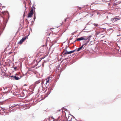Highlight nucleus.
I'll list each match as a JSON object with an SVG mask.
<instances>
[{
	"instance_id": "obj_18",
	"label": "nucleus",
	"mask_w": 121,
	"mask_h": 121,
	"mask_svg": "<svg viewBox=\"0 0 121 121\" xmlns=\"http://www.w3.org/2000/svg\"><path fill=\"white\" fill-rule=\"evenodd\" d=\"M11 53H12V52H9V53H9V54H10Z\"/></svg>"
},
{
	"instance_id": "obj_14",
	"label": "nucleus",
	"mask_w": 121,
	"mask_h": 121,
	"mask_svg": "<svg viewBox=\"0 0 121 121\" xmlns=\"http://www.w3.org/2000/svg\"><path fill=\"white\" fill-rule=\"evenodd\" d=\"M2 75H3V76H4L5 75V73L4 72H2Z\"/></svg>"
},
{
	"instance_id": "obj_6",
	"label": "nucleus",
	"mask_w": 121,
	"mask_h": 121,
	"mask_svg": "<svg viewBox=\"0 0 121 121\" xmlns=\"http://www.w3.org/2000/svg\"><path fill=\"white\" fill-rule=\"evenodd\" d=\"M1 14L2 15H4L6 14L7 13V14L8 15H9V13L7 11H4L3 12H1Z\"/></svg>"
},
{
	"instance_id": "obj_20",
	"label": "nucleus",
	"mask_w": 121,
	"mask_h": 121,
	"mask_svg": "<svg viewBox=\"0 0 121 121\" xmlns=\"http://www.w3.org/2000/svg\"><path fill=\"white\" fill-rule=\"evenodd\" d=\"M11 77H13L14 78V77H13V76H11Z\"/></svg>"
},
{
	"instance_id": "obj_3",
	"label": "nucleus",
	"mask_w": 121,
	"mask_h": 121,
	"mask_svg": "<svg viewBox=\"0 0 121 121\" xmlns=\"http://www.w3.org/2000/svg\"><path fill=\"white\" fill-rule=\"evenodd\" d=\"M34 9H35V8L33 7L31 8V9L30 13H28V16L27 17V18L31 17H32L34 13Z\"/></svg>"
},
{
	"instance_id": "obj_13",
	"label": "nucleus",
	"mask_w": 121,
	"mask_h": 121,
	"mask_svg": "<svg viewBox=\"0 0 121 121\" xmlns=\"http://www.w3.org/2000/svg\"><path fill=\"white\" fill-rule=\"evenodd\" d=\"M46 34L47 35L49 36L50 34V33H48V32H46Z\"/></svg>"
},
{
	"instance_id": "obj_19",
	"label": "nucleus",
	"mask_w": 121,
	"mask_h": 121,
	"mask_svg": "<svg viewBox=\"0 0 121 121\" xmlns=\"http://www.w3.org/2000/svg\"><path fill=\"white\" fill-rule=\"evenodd\" d=\"M51 118H52L53 119H54V118L53 117H51Z\"/></svg>"
},
{
	"instance_id": "obj_21",
	"label": "nucleus",
	"mask_w": 121,
	"mask_h": 121,
	"mask_svg": "<svg viewBox=\"0 0 121 121\" xmlns=\"http://www.w3.org/2000/svg\"><path fill=\"white\" fill-rule=\"evenodd\" d=\"M2 109H3V110H4L5 109L4 108H3Z\"/></svg>"
},
{
	"instance_id": "obj_7",
	"label": "nucleus",
	"mask_w": 121,
	"mask_h": 121,
	"mask_svg": "<svg viewBox=\"0 0 121 121\" xmlns=\"http://www.w3.org/2000/svg\"><path fill=\"white\" fill-rule=\"evenodd\" d=\"M46 81L45 83L46 85H47L48 86L49 84V83L50 82H49V81H48V80H47V79H46Z\"/></svg>"
},
{
	"instance_id": "obj_26",
	"label": "nucleus",
	"mask_w": 121,
	"mask_h": 121,
	"mask_svg": "<svg viewBox=\"0 0 121 121\" xmlns=\"http://www.w3.org/2000/svg\"><path fill=\"white\" fill-rule=\"evenodd\" d=\"M110 0H109V1H110Z\"/></svg>"
},
{
	"instance_id": "obj_10",
	"label": "nucleus",
	"mask_w": 121,
	"mask_h": 121,
	"mask_svg": "<svg viewBox=\"0 0 121 121\" xmlns=\"http://www.w3.org/2000/svg\"><path fill=\"white\" fill-rule=\"evenodd\" d=\"M103 0H97L95 2H97V4H100V2L101 1H102Z\"/></svg>"
},
{
	"instance_id": "obj_15",
	"label": "nucleus",
	"mask_w": 121,
	"mask_h": 121,
	"mask_svg": "<svg viewBox=\"0 0 121 121\" xmlns=\"http://www.w3.org/2000/svg\"><path fill=\"white\" fill-rule=\"evenodd\" d=\"M26 4L25 5V12H24V14L25 13V12H26Z\"/></svg>"
},
{
	"instance_id": "obj_25",
	"label": "nucleus",
	"mask_w": 121,
	"mask_h": 121,
	"mask_svg": "<svg viewBox=\"0 0 121 121\" xmlns=\"http://www.w3.org/2000/svg\"><path fill=\"white\" fill-rule=\"evenodd\" d=\"M66 21V19H65V21Z\"/></svg>"
},
{
	"instance_id": "obj_11",
	"label": "nucleus",
	"mask_w": 121,
	"mask_h": 121,
	"mask_svg": "<svg viewBox=\"0 0 121 121\" xmlns=\"http://www.w3.org/2000/svg\"><path fill=\"white\" fill-rule=\"evenodd\" d=\"M76 51H77V49H76L75 50H74L73 51H70L69 52H70V54H71V53H73L74 52Z\"/></svg>"
},
{
	"instance_id": "obj_8",
	"label": "nucleus",
	"mask_w": 121,
	"mask_h": 121,
	"mask_svg": "<svg viewBox=\"0 0 121 121\" xmlns=\"http://www.w3.org/2000/svg\"><path fill=\"white\" fill-rule=\"evenodd\" d=\"M47 80H48L49 82H51L52 80V78L51 77H48L47 79Z\"/></svg>"
},
{
	"instance_id": "obj_12",
	"label": "nucleus",
	"mask_w": 121,
	"mask_h": 121,
	"mask_svg": "<svg viewBox=\"0 0 121 121\" xmlns=\"http://www.w3.org/2000/svg\"><path fill=\"white\" fill-rule=\"evenodd\" d=\"M40 80H39L38 81H37L35 82V83L36 84H38L39 83H40Z\"/></svg>"
},
{
	"instance_id": "obj_4",
	"label": "nucleus",
	"mask_w": 121,
	"mask_h": 121,
	"mask_svg": "<svg viewBox=\"0 0 121 121\" xmlns=\"http://www.w3.org/2000/svg\"><path fill=\"white\" fill-rule=\"evenodd\" d=\"M27 37L26 36L24 38H23L18 43H20L22 44V43L26 39Z\"/></svg>"
},
{
	"instance_id": "obj_22",
	"label": "nucleus",
	"mask_w": 121,
	"mask_h": 121,
	"mask_svg": "<svg viewBox=\"0 0 121 121\" xmlns=\"http://www.w3.org/2000/svg\"><path fill=\"white\" fill-rule=\"evenodd\" d=\"M3 7H4V8H5V6H3Z\"/></svg>"
},
{
	"instance_id": "obj_2",
	"label": "nucleus",
	"mask_w": 121,
	"mask_h": 121,
	"mask_svg": "<svg viewBox=\"0 0 121 121\" xmlns=\"http://www.w3.org/2000/svg\"><path fill=\"white\" fill-rule=\"evenodd\" d=\"M120 18L119 16H116L111 19L110 21V24L113 23L116 21H117L118 20H119Z\"/></svg>"
},
{
	"instance_id": "obj_9",
	"label": "nucleus",
	"mask_w": 121,
	"mask_h": 121,
	"mask_svg": "<svg viewBox=\"0 0 121 121\" xmlns=\"http://www.w3.org/2000/svg\"><path fill=\"white\" fill-rule=\"evenodd\" d=\"M14 78L15 80H18L20 78H19L18 77H17L16 76H14Z\"/></svg>"
},
{
	"instance_id": "obj_1",
	"label": "nucleus",
	"mask_w": 121,
	"mask_h": 121,
	"mask_svg": "<svg viewBox=\"0 0 121 121\" xmlns=\"http://www.w3.org/2000/svg\"><path fill=\"white\" fill-rule=\"evenodd\" d=\"M89 38V37H88L86 36L81 37L77 38L76 40L74 41V42H75L76 41H81L83 40H85V42L84 44H83L80 47L78 48L77 49L76 51L77 52L79 51L81 49H83L84 48V46L86 45L87 44V43L89 42V39L87 41Z\"/></svg>"
},
{
	"instance_id": "obj_23",
	"label": "nucleus",
	"mask_w": 121,
	"mask_h": 121,
	"mask_svg": "<svg viewBox=\"0 0 121 121\" xmlns=\"http://www.w3.org/2000/svg\"><path fill=\"white\" fill-rule=\"evenodd\" d=\"M43 58H44L42 57V58L41 59H43Z\"/></svg>"
},
{
	"instance_id": "obj_24",
	"label": "nucleus",
	"mask_w": 121,
	"mask_h": 121,
	"mask_svg": "<svg viewBox=\"0 0 121 121\" xmlns=\"http://www.w3.org/2000/svg\"><path fill=\"white\" fill-rule=\"evenodd\" d=\"M43 83V82H42V83Z\"/></svg>"
},
{
	"instance_id": "obj_16",
	"label": "nucleus",
	"mask_w": 121,
	"mask_h": 121,
	"mask_svg": "<svg viewBox=\"0 0 121 121\" xmlns=\"http://www.w3.org/2000/svg\"><path fill=\"white\" fill-rule=\"evenodd\" d=\"M36 17H35V14L34 15V19H35V18H36Z\"/></svg>"
},
{
	"instance_id": "obj_5",
	"label": "nucleus",
	"mask_w": 121,
	"mask_h": 121,
	"mask_svg": "<svg viewBox=\"0 0 121 121\" xmlns=\"http://www.w3.org/2000/svg\"><path fill=\"white\" fill-rule=\"evenodd\" d=\"M63 53V55L64 56H65L66 54H70L69 52H68L67 51H64Z\"/></svg>"
},
{
	"instance_id": "obj_17",
	"label": "nucleus",
	"mask_w": 121,
	"mask_h": 121,
	"mask_svg": "<svg viewBox=\"0 0 121 121\" xmlns=\"http://www.w3.org/2000/svg\"><path fill=\"white\" fill-rule=\"evenodd\" d=\"M81 7H78V9L79 10H81Z\"/></svg>"
}]
</instances>
